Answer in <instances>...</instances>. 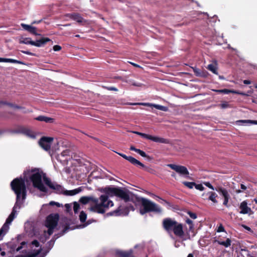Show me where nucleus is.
Instances as JSON below:
<instances>
[{"label":"nucleus","mask_w":257,"mask_h":257,"mask_svg":"<svg viewBox=\"0 0 257 257\" xmlns=\"http://www.w3.org/2000/svg\"><path fill=\"white\" fill-rule=\"evenodd\" d=\"M21 52L24 53V54H28V55H31V56H35V54L32 53V52H30L29 51H21Z\"/></svg>","instance_id":"nucleus-47"},{"label":"nucleus","mask_w":257,"mask_h":257,"mask_svg":"<svg viewBox=\"0 0 257 257\" xmlns=\"http://www.w3.org/2000/svg\"><path fill=\"white\" fill-rule=\"evenodd\" d=\"M220 106L221 108H226L229 107V104L227 102H223L220 104Z\"/></svg>","instance_id":"nucleus-40"},{"label":"nucleus","mask_w":257,"mask_h":257,"mask_svg":"<svg viewBox=\"0 0 257 257\" xmlns=\"http://www.w3.org/2000/svg\"><path fill=\"white\" fill-rule=\"evenodd\" d=\"M242 226H243V227L245 229H246V230H248L249 231L252 232V230H251V229L249 226H247L245 225H242Z\"/></svg>","instance_id":"nucleus-50"},{"label":"nucleus","mask_w":257,"mask_h":257,"mask_svg":"<svg viewBox=\"0 0 257 257\" xmlns=\"http://www.w3.org/2000/svg\"><path fill=\"white\" fill-rule=\"evenodd\" d=\"M13 220L8 217V218L7 219L6 222L3 225L2 227L0 229V237L4 235L6 232L8 231L9 229V225L11 223Z\"/></svg>","instance_id":"nucleus-15"},{"label":"nucleus","mask_w":257,"mask_h":257,"mask_svg":"<svg viewBox=\"0 0 257 257\" xmlns=\"http://www.w3.org/2000/svg\"><path fill=\"white\" fill-rule=\"evenodd\" d=\"M1 254L2 256H4L6 254V252L5 251H2L1 253Z\"/></svg>","instance_id":"nucleus-63"},{"label":"nucleus","mask_w":257,"mask_h":257,"mask_svg":"<svg viewBox=\"0 0 257 257\" xmlns=\"http://www.w3.org/2000/svg\"><path fill=\"white\" fill-rule=\"evenodd\" d=\"M146 106H150L152 109L153 108V107H154L157 109L161 110L164 111H167L168 110L167 107L158 104H152L149 103H146Z\"/></svg>","instance_id":"nucleus-22"},{"label":"nucleus","mask_w":257,"mask_h":257,"mask_svg":"<svg viewBox=\"0 0 257 257\" xmlns=\"http://www.w3.org/2000/svg\"><path fill=\"white\" fill-rule=\"evenodd\" d=\"M59 218L58 214H51L47 217L45 225L48 228L47 232L49 235L53 233V229L57 225Z\"/></svg>","instance_id":"nucleus-6"},{"label":"nucleus","mask_w":257,"mask_h":257,"mask_svg":"<svg viewBox=\"0 0 257 257\" xmlns=\"http://www.w3.org/2000/svg\"><path fill=\"white\" fill-rule=\"evenodd\" d=\"M41 251V249H39L37 251V252L35 253H33L30 255H16L15 257H35L36 255H37Z\"/></svg>","instance_id":"nucleus-36"},{"label":"nucleus","mask_w":257,"mask_h":257,"mask_svg":"<svg viewBox=\"0 0 257 257\" xmlns=\"http://www.w3.org/2000/svg\"><path fill=\"white\" fill-rule=\"evenodd\" d=\"M146 139L153 141L156 143H163V144H168L169 141L167 139H165L162 138L153 136L150 135L146 134Z\"/></svg>","instance_id":"nucleus-14"},{"label":"nucleus","mask_w":257,"mask_h":257,"mask_svg":"<svg viewBox=\"0 0 257 257\" xmlns=\"http://www.w3.org/2000/svg\"><path fill=\"white\" fill-rule=\"evenodd\" d=\"M68 228H68V227H65V228H64V229H63V233H62V234L65 233L67 231V230L68 229Z\"/></svg>","instance_id":"nucleus-59"},{"label":"nucleus","mask_w":257,"mask_h":257,"mask_svg":"<svg viewBox=\"0 0 257 257\" xmlns=\"http://www.w3.org/2000/svg\"><path fill=\"white\" fill-rule=\"evenodd\" d=\"M171 176L174 178H176V174L174 172L171 174Z\"/></svg>","instance_id":"nucleus-61"},{"label":"nucleus","mask_w":257,"mask_h":257,"mask_svg":"<svg viewBox=\"0 0 257 257\" xmlns=\"http://www.w3.org/2000/svg\"><path fill=\"white\" fill-rule=\"evenodd\" d=\"M53 140V138L43 137L40 140L39 144L44 150L48 151L50 150Z\"/></svg>","instance_id":"nucleus-12"},{"label":"nucleus","mask_w":257,"mask_h":257,"mask_svg":"<svg viewBox=\"0 0 257 257\" xmlns=\"http://www.w3.org/2000/svg\"><path fill=\"white\" fill-rule=\"evenodd\" d=\"M21 26L24 30L27 31L32 34L35 36L40 35V34L37 33V28L36 27L25 24H21Z\"/></svg>","instance_id":"nucleus-16"},{"label":"nucleus","mask_w":257,"mask_h":257,"mask_svg":"<svg viewBox=\"0 0 257 257\" xmlns=\"http://www.w3.org/2000/svg\"><path fill=\"white\" fill-rule=\"evenodd\" d=\"M188 214L189 215V216L192 218V219H196L197 218V215L196 213H194V212H191V211H189L188 212Z\"/></svg>","instance_id":"nucleus-42"},{"label":"nucleus","mask_w":257,"mask_h":257,"mask_svg":"<svg viewBox=\"0 0 257 257\" xmlns=\"http://www.w3.org/2000/svg\"><path fill=\"white\" fill-rule=\"evenodd\" d=\"M66 17L76 21L78 23H81L83 22V19L80 14L77 13L67 14L65 15Z\"/></svg>","instance_id":"nucleus-20"},{"label":"nucleus","mask_w":257,"mask_h":257,"mask_svg":"<svg viewBox=\"0 0 257 257\" xmlns=\"http://www.w3.org/2000/svg\"><path fill=\"white\" fill-rule=\"evenodd\" d=\"M130 150L134 151L137 152V153L139 154L141 156L145 157V152L138 149H136L134 146H131L130 147Z\"/></svg>","instance_id":"nucleus-33"},{"label":"nucleus","mask_w":257,"mask_h":257,"mask_svg":"<svg viewBox=\"0 0 257 257\" xmlns=\"http://www.w3.org/2000/svg\"><path fill=\"white\" fill-rule=\"evenodd\" d=\"M61 49V47L59 45H55L53 47V50L55 51H60Z\"/></svg>","instance_id":"nucleus-44"},{"label":"nucleus","mask_w":257,"mask_h":257,"mask_svg":"<svg viewBox=\"0 0 257 257\" xmlns=\"http://www.w3.org/2000/svg\"><path fill=\"white\" fill-rule=\"evenodd\" d=\"M163 228L168 233L172 231L179 237L182 238L184 235L183 225L170 218H166L162 222Z\"/></svg>","instance_id":"nucleus-3"},{"label":"nucleus","mask_w":257,"mask_h":257,"mask_svg":"<svg viewBox=\"0 0 257 257\" xmlns=\"http://www.w3.org/2000/svg\"><path fill=\"white\" fill-rule=\"evenodd\" d=\"M204 184L206 186L208 187L209 188H210L213 190H215V188H214V187L209 182H205L204 183Z\"/></svg>","instance_id":"nucleus-41"},{"label":"nucleus","mask_w":257,"mask_h":257,"mask_svg":"<svg viewBox=\"0 0 257 257\" xmlns=\"http://www.w3.org/2000/svg\"><path fill=\"white\" fill-rule=\"evenodd\" d=\"M79 209H80L79 204L77 202H74L73 203V210H74V213L75 214L77 213Z\"/></svg>","instance_id":"nucleus-37"},{"label":"nucleus","mask_w":257,"mask_h":257,"mask_svg":"<svg viewBox=\"0 0 257 257\" xmlns=\"http://www.w3.org/2000/svg\"><path fill=\"white\" fill-rule=\"evenodd\" d=\"M20 43L21 44H30L33 45L34 44V41L31 40L30 38H24L23 40H20Z\"/></svg>","instance_id":"nucleus-31"},{"label":"nucleus","mask_w":257,"mask_h":257,"mask_svg":"<svg viewBox=\"0 0 257 257\" xmlns=\"http://www.w3.org/2000/svg\"><path fill=\"white\" fill-rule=\"evenodd\" d=\"M187 257H194V255H193V254L192 253H189Z\"/></svg>","instance_id":"nucleus-62"},{"label":"nucleus","mask_w":257,"mask_h":257,"mask_svg":"<svg viewBox=\"0 0 257 257\" xmlns=\"http://www.w3.org/2000/svg\"><path fill=\"white\" fill-rule=\"evenodd\" d=\"M167 166L181 175L184 176L185 178H190L189 176V172L185 166L172 164H168Z\"/></svg>","instance_id":"nucleus-8"},{"label":"nucleus","mask_w":257,"mask_h":257,"mask_svg":"<svg viewBox=\"0 0 257 257\" xmlns=\"http://www.w3.org/2000/svg\"><path fill=\"white\" fill-rule=\"evenodd\" d=\"M162 210L161 208L155 203L146 199V213L153 212L161 214Z\"/></svg>","instance_id":"nucleus-9"},{"label":"nucleus","mask_w":257,"mask_h":257,"mask_svg":"<svg viewBox=\"0 0 257 257\" xmlns=\"http://www.w3.org/2000/svg\"><path fill=\"white\" fill-rule=\"evenodd\" d=\"M55 203L56 202H54V201H51L50 203H49V204L50 205H54L55 204Z\"/></svg>","instance_id":"nucleus-60"},{"label":"nucleus","mask_w":257,"mask_h":257,"mask_svg":"<svg viewBox=\"0 0 257 257\" xmlns=\"http://www.w3.org/2000/svg\"><path fill=\"white\" fill-rule=\"evenodd\" d=\"M46 176L43 172L39 169L34 168L30 171L29 177L30 180L32 181L34 187L37 188L43 192H47V189L42 183V178Z\"/></svg>","instance_id":"nucleus-5"},{"label":"nucleus","mask_w":257,"mask_h":257,"mask_svg":"<svg viewBox=\"0 0 257 257\" xmlns=\"http://www.w3.org/2000/svg\"><path fill=\"white\" fill-rule=\"evenodd\" d=\"M99 191L109 195L110 197L115 196L123 200L125 202L132 201L136 206L140 207V213L145 214V198H140L132 193L125 188L106 187L99 189Z\"/></svg>","instance_id":"nucleus-1"},{"label":"nucleus","mask_w":257,"mask_h":257,"mask_svg":"<svg viewBox=\"0 0 257 257\" xmlns=\"http://www.w3.org/2000/svg\"><path fill=\"white\" fill-rule=\"evenodd\" d=\"M182 184L189 189H192L194 187V185H195V183L193 182L184 181L182 182Z\"/></svg>","instance_id":"nucleus-35"},{"label":"nucleus","mask_w":257,"mask_h":257,"mask_svg":"<svg viewBox=\"0 0 257 257\" xmlns=\"http://www.w3.org/2000/svg\"><path fill=\"white\" fill-rule=\"evenodd\" d=\"M119 210L117 209L114 211H113L111 213V215H119L120 214L118 213Z\"/></svg>","instance_id":"nucleus-51"},{"label":"nucleus","mask_w":257,"mask_h":257,"mask_svg":"<svg viewBox=\"0 0 257 257\" xmlns=\"http://www.w3.org/2000/svg\"><path fill=\"white\" fill-rule=\"evenodd\" d=\"M240 122L243 123H249L254 124H257V120H240Z\"/></svg>","instance_id":"nucleus-38"},{"label":"nucleus","mask_w":257,"mask_h":257,"mask_svg":"<svg viewBox=\"0 0 257 257\" xmlns=\"http://www.w3.org/2000/svg\"><path fill=\"white\" fill-rule=\"evenodd\" d=\"M109 196L107 194L101 195L99 199L97 198V202L91 206L90 210L98 213H104L106 209L113 205L112 201L108 199Z\"/></svg>","instance_id":"nucleus-4"},{"label":"nucleus","mask_w":257,"mask_h":257,"mask_svg":"<svg viewBox=\"0 0 257 257\" xmlns=\"http://www.w3.org/2000/svg\"><path fill=\"white\" fill-rule=\"evenodd\" d=\"M81 191V189L80 188H78L77 189H75L72 190H66L64 191L63 193V194L66 196H73L75 195L78 193H79Z\"/></svg>","instance_id":"nucleus-23"},{"label":"nucleus","mask_w":257,"mask_h":257,"mask_svg":"<svg viewBox=\"0 0 257 257\" xmlns=\"http://www.w3.org/2000/svg\"><path fill=\"white\" fill-rule=\"evenodd\" d=\"M32 244L35 245L36 247H38L40 245V243L37 240H34L32 242Z\"/></svg>","instance_id":"nucleus-45"},{"label":"nucleus","mask_w":257,"mask_h":257,"mask_svg":"<svg viewBox=\"0 0 257 257\" xmlns=\"http://www.w3.org/2000/svg\"><path fill=\"white\" fill-rule=\"evenodd\" d=\"M0 103H2V104H7L12 107H14V104H12V103H7L6 102H4V101H1L0 102Z\"/></svg>","instance_id":"nucleus-49"},{"label":"nucleus","mask_w":257,"mask_h":257,"mask_svg":"<svg viewBox=\"0 0 257 257\" xmlns=\"http://www.w3.org/2000/svg\"><path fill=\"white\" fill-rule=\"evenodd\" d=\"M17 207H18V208H20V204H18V205H16V203L14 207H13L12 212H11L10 215L9 216V217L10 218H11V219H12V220H14V219L15 217V215H16V208Z\"/></svg>","instance_id":"nucleus-32"},{"label":"nucleus","mask_w":257,"mask_h":257,"mask_svg":"<svg viewBox=\"0 0 257 257\" xmlns=\"http://www.w3.org/2000/svg\"><path fill=\"white\" fill-rule=\"evenodd\" d=\"M240 188L242 190H245L246 189V187L243 184H241Z\"/></svg>","instance_id":"nucleus-56"},{"label":"nucleus","mask_w":257,"mask_h":257,"mask_svg":"<svg viewBox=\"0 0 257 257\" xmlns=\"http://www.w3.org/2000/svg\"><path fill=\"white\" fill-rule=\"evenodd\" d=\"M107 89L109 90L117 91V89L114 87H108Z\"/></svg>","instance_id":"nucleus-52"},{"label":"nucleus","mask_w":257,"mask_h":257,"mask_svg":"<svg viewBox=\"0 0 257 257\" xmlns=\"http://www.w3.org/2000/svg\"><path fill=\"white\" fill-rule=\"evenodd\" d=\"M207 69H208L209 71H211L213 73L215 74H217V68L216 67V65L213 64H209L207 67Z\"/></svg>","instance_id":"nucleus-30"},{"label":"nucleus","mask_w":257,"mask_h":257,"mask_svg":"<svg viewBox=\"0 0 257 257\" xmlns=\"http://www.w3.org/2000/svg\"><path fill=\"white\" fill-rule=\"evenodd\" d=\"M207 195H208V200L211 201L214 203H217L218 202L217 200H216V198L217 197L218 195L217 194L212 191L208 192L207 194Z\"/></svg>","instance_id":"nucleus-26"},{"label":"nucleus","mask_w":257,"mask_h":257,"mask_svg":"<svg viewBox=\"0 0 257 257\" xmlns=\"http://www.w3.org/2000/svg\"><path fill=\"white\" fill-rule=\"evenodd\" d=\"M243 83L244 84H250L251 83V81L249 80H244Z\"/></svg>","instance_id":"nucleus-54"},{"label":"nucleus","mask_w":257,"mask_h":257,"mask_svg":"<svg viewBox=\"0 0 257 257\" xmlns=\"http://www.w3.org/2000/svg\"><path fill=\"white\" fill-rule=\"evenodd\" d=\"M87 214L84 211H81L79 215V220L81 222L84 223L86 219Z\"/></svg>","instance_id":"nucleus-34"},{"label":"nucleus","mask_w":257,"mask_h":257,"mask_svg":"<svg viewBox=\"0 0 257 257\" xmlns=\"http://www.w3.org/2000/svg\"><path fill=\"white\" fill-rule=\"evenodd\" d=\"M36 119L38 121H45L46 122H53L54 121L53 118L43 115L38 116L36 118Z\"/></svg>","instance_id":"nucleus-27"},{"label":"nucleus","mask_w":257,"mask_h":257,"mask_svg":"<svg viewBox=\"0 0 257 257\" xmlns=\"http://www.w3.org/2000/svg\"><path fill=\"white\" fill-rule=\"evenodd\" d=\"M65 207L66 208V211L67 212H69L71 210V205L69 204H66L65 205Z\"/></svg>","instance_id":"nucleus-46"},{"label":"nucleus","mask_w":257,"mask_h":257,"mask_svg":"<svg viewBox=\"0 0 257 257\" xmlns=\"http://www.w3.org/2000/svg\"><path fill=\"white\" fill-rule=\"evenodd\" d=\"M194 187L200 191H203L204 190V187L201 184H197L195 183V185H194Z\"/></svg>","instance_id":"nucleus-39"},{"label":"nucleus","mask_w":257,"mask_h":257,"mask_svg":"<svg viewBox=\"0 0 257 257\" xmlns=\"http://www.w3.org/2000/svg\"><path fill=\"white\" fill-rule=\"evenodd\" d=\"M119 155L121 156L124 159L127 160L128 161H129L131 163H132L133 165L136 166L137 167H139L140 168H144L145 167L144 164L142 163L141 162H140L139 160H137L136 159L134 158L133 157L131 156H127L124 154H120V153H117Z\"/></svg>","instance_id":"nucleus-13"},{"label":"nucleus","mask_w":257,"mask_h":257,"mask_svg":"<svg viewBox=\"0 0 257 257\" xmlns=\"http://www.w3.org/2000/svg\"><path fill=\"white\" fill-rule=\"evenodd\" d=\"M43 181L46 185L54 190L56 193L61 194L63 193V188L62 186L57 184L55 182H52L50 179L46 176H43Z\"/></svg>","instance_id":"nucleus-7"},{"label":"nucleus","mask_w":257,"mask_h":257,"mask_svg":"<svg viewBox=\"0 0 257 257\" xmlns=\"http://www.w3.org/2000/svg\"><path fill=\"white\" fill-rule=\"evenodd\" d=\"M215 190L218 192L224 198L223 204L227 207H229L228 201L230 198V195L228 191L222 187H217L215 188Z\"/></svg>","instance_id":"nucleus-11"},{"label":"nucleus","mask_w":257,"mask_h":257,"mask_svg":"<svg viewBox=\"0 0 257 257\" xmlns=\"http://www.w3.org/2000/svg\"><path fill=\"white\" fill-rule=\"evenodd\" d=\"M42 21V20H39V21H33L32 23V24L33 25V24H38V23H40Z\"/></svg>","instance_id":"nucleus-55"},{"label":"nucleus","mask_w":257,"mask_h":257,"mask_svg":"<svg viewBox=\"0 0 257 257\" xmlns=\"http://www.w3.org/2000/svg\"><path fill=\"white\" fill-rule=\"evenodd\" d=\"M215 91L220 93H224V94H229V93H233L240 94L241 95H244L245 93L239 91L235 90L233 89H218L215 90Z\"/></svg>","instance_id":"nucleus-17"},{"label":"nucleus","mask_w":257,"mask_h":257,"mask_svg":"<svg viewBox=\"0 0 257 257\" xmlns=\"http://www.w3.org/2000/svg\"><path fill=\"white\" fill-rule=\"evenodd\" d=\"M193 72L194 74L198 77H205L206 76L205 72L201 70V69L197 68H193Z\"/></svg>","instance_id":"nucleus-28"},{"label":"nucleus","mask_w":257,"mask_h":257,"mask_svg":"<svg viewBox=\"0 0 257 257\" xmlns=\"http://www.w3.org/2000/svg\"><path fill=\"white\" fill-rule=\"evenodd\" d=\"M186 223L188 224L191 225V226L190 227V228L191 229L193 227V221L190 219H187L186 221Z\"/></svg>","instance_id":"nucleus-48"},{"label":"nucleus","mask_w":257,"mask_h":257,"mask_svg":"<svg viewBox=\"0 0 257 257\" xmlns=\"http://www.w3.org/2000/svg\"><path fill=\"white\" fill-rule=\"evenodd\" d=\"M12 190L16 195V205L21 204L20 199L24 200L26 198L27 188L25 180L22 177L16 178L11 182Z\"/></svg>","instance_id":"nucleus-2"},{"label":"nucleus","mask_w":257,"mask_h":257,"mask_svg":"<svg viewBox=\"0 0 257 257\" xmlns=\"http://www.w3.org/2000/svg\"><path fill=\"white\" fill-rule=\"evenodd\" d=\"M51 41V40L48 38H42L41 39L34 41V46L36 47H41L44 46L47 42Z\"/></svg>","instance_id":"nucleus-21"},{"label":"nucleus","mask_w":257,"mask_h":257,"mask_svg":"<svg viewBox=\"0 0 257 257\" xmlns=\"http://www.w3.org/2000/svg\"><path fill=\"white\" fill-rule=\"evenodd\" d=\"M218 244L223 245L226 247H229L231 245V241L229 238H227L225 241L216 240Z\"/></svg>","instance_id":"nucleus-29"},{"label":"nucleus","mask_w":257,"mask_h":257,"mask_svg":"<svg viewBox=\"0 0 257 257\" xmlns=\"http://www.w3.org/2000/svg\"><path fill=\"white\" fill-rule=\"evenodd\" d=\"M223 231H225L224 228L223 226L222 225V224H220L217 229V232H223Z\"/></svg>","instance_id":"nucleus-43"},{"label":"nucleus","mask_w":257,"mask_h":257,"mask_svg":"<svg viewBox=\"0 0 257 257\" xmlns=\"http://www.w3.org/2000/svg\"><path fill=\"white\" fill-rule=\"evenodd\" d=\"M132 65H133V66H135V67H140V66L138 65V64H135L134 63H133V62H130Z\"/></svg>","instance_id":"nucleus-58"},{"label":"nucleus","mask_w":257,"mask_h":257,"mask_svg":"<svg viewBox=\"0 0 257 257\" xmlns=\"http://www.w3.org/2000/svg\"><path fill=\"white\" fill-rule=\"evenodd\" d=\"M14 108H17V109H21V108H22V107L20 106H19V105H14Z\"/></svg>","instance_id":"nucleus-57"},{"label":"nucleus","mask_w":257,"mask_h":257,"mask_svg":"<svg viewBox=\"0 0 257 257\" xmlns=\"http://www.w3.org/2000/svg\"><path fill=\"white\" fill-rule=\"evenodd\" d=\"M145 157H146V160H147V161H151L153 159L152 158H151V157L147 155L146 154L145 155Z\"/></svg>","instance_id":"nucleus-53"},{"label":"nucleus","mask_w":257,"mask_h":257,"mask_svg":"<svg viewBox=\"0 0 257 257\" xmlns=\"http://www.w3.org/2000/svg\"><path fill=\"white\" fill-rule=\"evenodd\" d=\"M240 209V213L241 214H247L251 211V209L247 206V203L246 201H242L239 206Z\"/></svg>","instance_id":"nucleus-19"},{"label":"nucleus","mask_w":257,"mask_h":257,"mask_svg":"<svg viewBox=\"0 0 257 257\" xmlns=\"http://www.w3.org/2000/svg\"><path fill=\"white\" fill-rule=\"evenodd\" d=\"M0 62H10L13 63H18L20 64L25 65L26 64L22 61L17 60L15 59L10 58H0Z\"/></svg>","instance_id":"nucleus-24"},{"label":"nucleus","mask_w":257,"mask_h":257,"mask_svg":"<svg viewBox=\"0 0 257 257\" xmlns=\"http://www.w3.org/2000/svg\"><path fill=\"white\" fill-rule=\"evenodd\" d=\"M55 205H56L57 207L60 206V204L58 202H56Z\"/></svg>","instance_id":"nucleus-64"},{"label":"nucleus","mask_w":257,"mask_h":257,"mask_svg":"<svg viewBox=\"0 0 257 257\" xmlns=\"http://www.w3.org/2000/svg\"><path fill=\"white\" fill-rule=\"evenodd\" d=\"M13 133L16 134H23L26 136L35 139L36 138V134L31 130L28 127L21 126L13 131Z\"/></svg>","instance_id":"nucleus-10"},{"label":"nucleus","mask_w":257,"mask_h":257,"mask_svg":"<svg viewBox=\"0 0 257 257\" xmlns=\"http://www.w3.org/2000/svg\"><path fill=\"white\" fill-rule=\"evenodd\" d=\"M116 253L119 257H134L133 255V251L131 250L127 251H117Z\"/></svg>","instance_id":"nucleus-25"},{"label":"nucleus","mask_w":257,"mask_h":257,"mask_svg":"<svg viewBox=\"0 0 257 257\" xmlns=\"http://www.w3.org/2000/svg\"><path fill=\"white\" fill-rule=\"evenodd\" d=\"M79 202L83 204H86L89 202L94 204L95 202H97V198L93 196H83L80 198Z\"/></svg>","instance_id":"nucleus-18"}]
</instances>
